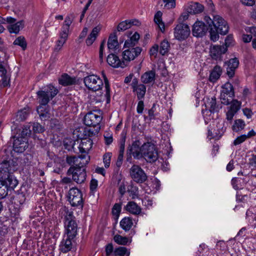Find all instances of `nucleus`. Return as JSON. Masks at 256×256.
I'll return each instance as SVG.
<instances>
[{"mask_svg": "<svg viewBox=\"0 0 256 256\" xmlns=\"http://www.w3.org/2000/svg\"><path fill=\"white\" fill-rule=\"evenodd\" d=\"M142 158H143L147 162H154L158 160V151L156 146L151 142H146L142 144Z\"/></svg>", "mask_w": 256, "mask_h": 256, "instance_id": "obj_4", "label": "nucleus"}, {"mask_svg": "<svg viewBox=\"0 0 256 256\" xmlns=\"http://www.w3.org/2000/svg\"><path fill=\"white\" fill-rule=\"evenodd\" d=\"M64 212L66 213L65 216V219L66 222H70V220H75V217L73 215V212L70 211L68 208H64Z\"/></svg>", "mask_w": 256, "mask_h": 256, "instance_id": "obj_53", "label": "nucleus"}, {"mask_svg": "<svg viewBox=\"0 0 256 256\" xmlns=\"http://www.w3.org/2000/svg\"><path fill=\"white\" fill-rule=\"evenodd\" d=\"M30 114V109L28 108H24L18 110L16 114V120L19 122H22L26 119Z\"/></svg>", "mask_w": 256, "mask_h": 256, "instance_id": "obj_37", "label": "nucleus"}, {"mask_svg": "<svg viewBox=\"0 0 256 256\" xmlns=\"http://www.w3.org/2000/svg\"><path fill=\"white\" fill-rule=\"evenodd\" d=\"M227 48L224 45H214L210 46V54L213 60H220L222 54H225Z\"/></svg>", "mask_w": 256, "mask_h": 256, "instance_id": "obj_18", "label": "nucleus"}, {"mask_svg": "<svg viewBox=\"0 0 256 256\" xmlns=\"http://www.w3.org/2000/svg\"><path fill=\"white\" fill-rule=\"evenodd\" d=\"M140 144L139 140H135L132 142V144L128 146L126 153V162L130 164L132 163V156L136 160H140L142 158V146L140 147Z\"/></svg>", "mask_w": 256, "mask_h": 256, "instance_id": "obj_6", "label": "nucleus"}, {"mask_svg": "<svg viewBox=\"0 0 256 256\" xmlns=\"http://www.w3.org/2000/svg\"><path fill=\"white\" fill-rule=\"evenodd\" d=\"M208 26L202 22L197 21L193 25L192 34L196 37H202L207 32Z\"/></svg>", "mask_w": 256, "mask_h": 256, "instance_id": "obj_17", "label": "nucleus"}, {"mask_svg": "<svg viewBox=\"0 0 256 256\" xmlns=\"http://www.w3.org/2000/svg\"><path fill=\"white\" fill-rule=\"evenodd\" d=\"M234 39L233 36L232 35H228L225 39V46L224 47H228L231 46L233 42Z\"/></svg>", "mask_w": 256, "mask_h": 256, "instance_id": "obj_64", "label": "nucleus"}, {"mask_svg": "<svg viewBox=\"0 0 256 256\" xmlns=\"http://www.w3.org/2000/svg\"><path fill=\"white\" fill-rule=\"evenodd\" d=\"M105 144L106 145L110 144L113 141L112 134L108 132H106L104 135Z\"/></svg>", "mask_w": 256, "mask_h": 256, "instance_id": "obj_59", "label": "nucleus"}, {"mask_svg": "<svg viewBox=\"0 0 256 256\" xmlns=\"http://www.w3.org/2000/svg\"><path fill=\"white\" fill-rule=\"evenodd\" d=\"M133 224L132 218L128 216L124 218L120 222V228L125 232L129 231L132 228Z\"/></svg>", "mask_w": 256, "mask_h": 256, "instance_id": "obj_35", "label": "nucleus"}, {"mask_svg": "<svg viewBox=\"0 0 256 256\" xmlns=\"http://www.w3.org/2000/svg\"><path fill=\"white\" fill-rule=\"evenodd\" d=\"M66 234L69 238H74L77 235L78 224L76 220H70L66 224Z\"/></svg>", "mask_w": 256, "mask_h": 256, "instance_id": "obj_22", "label": "nucleus"}, {"mask_svg": "<svg viewBox=\"0 0 256 256\" xmlns=\"http://www.w3.org/2000/svg\"><path fill=\"white\" fill-rule=\"evenodd\" d=\"M58 82L63 86H68L78 84L76 77H72L67 74H64L58 79Z\"/></svg>", "mask_w": 256, "mask_h": 256, "instance_id": "obj_23", "label": "nucleus"}, {"mask_svg": "<svg viewBox=\"0 0 256 256\" xmlns=\"http://www.w3.org/2000/svg\"><path fill=\"white\" fill-rule=\"evenodd\" d=\"M222 74V68L219 66H216L211 71L209 76V81L211 82H216L220 78Z\"/></svg>", "mask_w": 256, "mask_h": 256, "instance_id": "obj_33", "label": "nucleus"}, {"mask_svg": "<svg viewBox=\"0 0 256 256\" xmlns=\"http://www.w3.org/2000/svg\"><path fill=\"white\" fill-rule=\"evenodd\" d=\"M102 76L104 82V88H105V94L104 95L102 94H100L98 96H96V99L94 100L96 102H100L104 101L105 100H106V104H109L110 101V84L108 82V80L107 78L106 74L104 72H102Z\"/></svg>", "mask_w": 256, "mask_h": 256, "instance_id": "obj_16", "label": "nucleus"}, {"mask_svg": "<svg viewBox=\"0 0 256 256\" xmlns=\"http://www.w3.org/2000/svg\"><path fill=\"white\" fill-rule=\"evenodd\" d=\"M74 238L66 236V238H64L62 239L60 244V250L61 252L66 253L72 249V240Z\"/></svg>", "mask_w": 256, "mask_h": 256, "instance_id": "obj_28", "label": "nucleus"}, {"mask_svg": "<svg viewBox=\"0 0 256 256\" xmlns=\"http://www.w3.org/2000/svg\"><path fill=\"white\" fill-rule=\"evenodd\" d=\"M222 94H228L231 96H234V89L232 85L230 82H226L222 86Z\"/></svg>", "mask_w": 256, "mask_h": 256, "instance_id": "obj_39", "label": "nucleus"}, {"mask_svg": "<svg viewBox=\"0 0 256 256\" xmlns=\"http://www.w3.org/2000/svg\"><path fill=\"white\" fill-rule=\"evenodd\" d=\"M78 144V140H74L70 138H66L64 140V148L76 154H78V152L75 146Z\"/></svg>", "mask_w": 256, "mask_h": 256, "instance_id": "obj_31", "label": "nucleus"}, {"mask_svg": "<svg viewBox=\"0 0 256 256\" xmlns=\"http://www.w3.org/2000/svg\"><path fill=\"white\" fill-rule=\"evenodd\" d=\"M130 86L132 92L136 95L138 99H144L146 93V86L143 84H139L138 80L136 78H133Z\"/></svg>", "mask_w": 256, "mask_h": 256, "instance_id": "obj_13", "label": "nucleus"}, {"mask_svg": "<svg viewBox=\"0 0 256 256\" xmlns=\"http://www.w3.org/2000/svg\"><path fill=\"white\" fill-rule=\"evenodd\" d=\"M190 27L184 24H179L174 30V35L176 39L179 40H186L190 34Z\"/></svg>", "mask_w": 256, "mask_h": 256, "instance_id": "obj_11", "label": "nucleus"}, {"mask_svg": "<svg viewBox=\"0 0 256 256\" xmlns=\"http://www.w3.org/2000/svg\"><path fill=\"white\" fill-rule=\"evenodd\" d=\"M214 22L213 26L218 30L222 35L226 34L228 32L229 27L227 22L218 15L214 16Z\"/></svg>", "mask_w": 256, "mask_h": 256, "instance_id": "obj_14", "label": "nucleus"}, {"mask_svg": "<svg viewBox=\"0 0 256 256\" xmlns=\"http://www.w3.org/2000/svg\"><path fill=\"white\" fill-rule=\"evenodd\" d=\"M170 44L166 40H164L160 43V52L162 56L166 54L170 48Z\"/></svg>", "mask_w": 256, "mask_h": 256, "instance_id": "obj_48", "label": "nucleus"}, {"mask_svg": "<svg viewBox=\"0 0 256 256\" xmlns=\"http://www.w3.org/2000/svg\"><path fill=\"white\" fill-rule=\"evenodd\" d=\"M112 156V152H106L103 156V162L104 167L107 168L110 167L111 158Z\"/></svg>", "mask_w": 256, "mask_h": 256, "instance_id": "obj_52", "label": "nucleus"}, {"mask_svg": "<svg viewBox=\"0 0 256 256\" xmlns=\"http://www.w3.org/2000/svg\"><path fill=\"white\" fill-rule=\"evenodd\" d=\"M158 50V44H154L152 46L149 52L150 54V56H154V58L156 57L157 53Z\"/></svg>", "mask_w": 256, "mask_h": 256, "instance_id": "obj_62", "label": "nucleus"}, {"mask_svg": "<svg viewBox=\"0 0 256 256\" xmlns=\"http://www.w3.org/2000/svg\"><path fill=\"white\" fill-rule=\"evenodd\" d=\"M58 92V90L50 84L40 88L36 92V97L40 104L47 106L48 104Z\"/></svg>", "mask_w": 256, "mask_h": 256, "instance_id": "obj_2", "label": "nucleus"}, {"mask_svg": "<svg viewBox=\"0 0 256 256\" xmlns=\"http://www.w3.org/2000/svg\"><path fill=\"white\" fill-rule=\"evenodd\" d=\"M68 200L72 206L83 207L84 202L82 193L76 188H72L69 190Z\"/></svg>", "mask_w": 256, "mask_h": 256, "instance_id": "obj_8", "label": "nucleus"}, {"mask_svg": "<svg viewBox=\"0 0 256 256\" xmlns=\"http://www.w3.org/2000/svg\"><path fill=\"white\" fill-rule=\"evenodd\" d=\"M102 117L100 112L94 110L88 112L84 117V123L88 126H100Z\"/></svg>", "mask_w": 256, "mask_h": 256, "instance_id": "obj_7", "label": "nucleus"}, {"mask_svg": "<svg viewBox=\"0 0 256 256\" xmlns=\"http://www.w3.org/2000/svg\"><path fill=\"white\" fill-rule=\"evenodd\" d=\"M144 109V102L142 100H140L138 102L136 111L138 114H142Z\"/></svg>", "mask_w": 256, "mask_h": 256, "instance_id": "obj_63", "label": "nucleus"}, {"mask_svg": "<svg viewBox=\"0 0 256 256\" xmlns=\"http://www.w3.org/2000/svg\"><path fill=\"white\" fill-rule=\"evenodd\" d=\"M100 128V126H88L84 128V132L86 136L91 137L98 134Z\"/></svg>", "mask_w": 256, "mask_h": 256, "instance_id": "obj_38", "label": "nucleus"}, {"mask_svg": "<svg viewBox=\"0 0 256 256\" xmlns=\"http://www.w3.org/2000/svg\"><path fill=\"white\" fill-rule=\"evenodd\" d=\"M210 39L213 42L218 40L219 38V32L215 28H211L209 31Z\"/></svg>", "mask_w": 256, "mask_h": 256, "instance_id": "obj_50", "label": "nucleus"}, {"mask_svg": "<svg viewBox=\"0 0 256 256\" xmlns=\"http://www.w3.org/2000/svg\"><path fill=\"white\" fill-rule=\"evenodd\" d=\"M72 22V19L70 16H66L62 27L61 31L60 32L59 39L56 41L54 47V50L60 51L64 44L68 40L70 26Z\"/></svg>", "mask_w": 256, "mask_h": 256, "instance_id": "obj_3", "label": "nucleus"}, {"mask_svg": "<svg viewBox=\"0 0 256 256\" xmlns=\"http://www.w3.org/2000/svg\"><path fill=\"white\" fill-rule=\"evenodd\" d=\"M239 64L238 60L235 58L230 59L228 64L226 74L230 78H232L234 75V72Z\"/></svg>", "mask_w": 256, "mask_h": 256, "instance_id": "obj_27", "label": "nucleus"}, {"mask_svg": "<svg viewBox=\"0 0 256 256\" xmlns=\"http://www.w3.org/2000/svg\"><path fill=\"white\" fill-rule=\"evenodd\" d=\"M126 136H122L120 140V150L118 160L123 161L124 154L125 148Z\"/></svg>", "mask_w": 256, "mask_h": 256, "instance_id": "obj_43", "label": "nucleus"}, {"mask_svg": "<svg viewBox=\"0 0 256 256\" xmlns=\"http://www.w3.org/2000/svg\"><path fill=\"white\" fill-rule=\"evenodd\" d=\"M16 170V166L10 158L4 160L0 164V182L7 190H14L18 182L12 174Z\"/></svg>", "mask_w": 256, "mask_h": 256, "instance_id": "obj_1", "label": "nucleus"}, {"mask_svg": "<svg viewBox=\"0 0 256 256\" xmlns=\"http://www.w3.org/2000/svg\"><path fill=\"white\" fill-rule=\"evenodd\" d=\"M76 156H68L66 158V162L69 165L72 166H76Z\"/></svg>", "mask_w": 256, "mask_h": 256, "instance_id": "obj_60", "label": "nucleus"}, {"mask_svg": "<svg viewBox=\"0 0 256 256\" xmlns=\"http://www.w3.org/2000/svg\"><path fill=\"white\" fill-rule=\"evenodd\" d=\"M230 104V106L229 108V110L236 113L240 108L241 102L238 101L237 100H232Z\"/></svg>", "mask_w": 256, "mask_h": 256, "instance_id": "obj_46", "label": "nucleus"}, {"mask_svg": "<svg viewBox=\"0 0 256 256\" xmlns=\"http://www.w3.org/2000/svg\"><path fill=\"white\" fill-rule=\"evenodd\" d=\"M105 252L106 256H110L112 254L114 255V247L112 243L108 244L105 246Z\"/></svg>", "mask_w": 256, "mask_h": 256, "instance_id": "obj_58", "label": "nucleus"}, {"mask_svg": "<svg viewBox=\"0 0 256 256\" xmlns=\"http://www.w3.org/2000/svg\"><path fill=\"white\" fill-rule=\"evenodd\" d=\"M37 112L42 120H46L50 118V114L48 106L40 104L37 108Z\"/></svg>", "mask_w": 256, "mask_h": 256, "instance_id": "obj_32", "label": "nucleus"}, {"mask_svg": "<svg viewBox=\"0 0 256 256\" xmlns=\"http://www.w3.org/2000/svg\"><path fill=\"white\" fill-rule=\"evenodd\" d=\"M100 28L98 26H96L92 29L86 40V42L87 46H91L94 43L100 32Z\"/></svg>", "mask_w": 256, "mask_h": 256, "instance_id": "obj_36", "label": "nucleus"}, {"mask_svg": "<svg viewBox=\"0 0 256 256\" xmlns=\"http://www.w3.org/2000/svg\"><path fill=\"white\" fill-rule=\"evenodd\" d=\"M32 130L34 132L41 133L44 131V128L38 122H34L32 124Z\"/></svg>", "mask_w": 256, "mask_h": 256, "instance_id": "obj_54", "label": "nucleus"}, {"mask_svg": "<svg viewBox=\"0 0 256 256\" xmlns=\"http://www.w3.org/2000/svg\"><path fill=\"white\" fill-rule=\"evenodd\" d=\"M92 140L90 138H83L80 142L78 140V144H77L78 153L88 154V151L92 148Z\"/></svg>", "mask_w": 256, "mask_h": 256, "instance_id": "obj_19", "label": "nucleus"}, {"mask_svg": "<svg viewBox=\"0 0 256 256\" xmlns=\"http://www.w3.org/2000/svg\"><path fill=\"white\" fill-rule=\"evenodd\" d=\"M156 72L154 70H149L143 74L140 77L143 84H153L155 81Z\"/></svg>", "mask_w": 256, "mask_h": 256, "instance_id": "obj_30", "label": "nucleus"}, {"mask_svg": "<svg viewBox=\"0 0 256 256\" xmlns=\"http://www.w3.org/2000/svg\"><path fill=\"white\" fill-rule=\"evenodd\" d=\"M106 61L110 66L114 68L126 67L123 59L122 60H120L118 56L112 52L108 55Z\"/></svg>", "mask_w": 256, "mask_h": 256, "instance_id": "obj_20", "label": "nucleus"}, {"mask_svg": "<svg viewBox=\"0 0 256 256\" xmlns=\"http://www.w3.org/2000/svg\"><path fill=\"white\" fill-rule=\"evenodd\" d=\"M13 150L18 153L24 152L28 146L26 138L18 136L14 137Z\"/></svg>", "mask_w": 256, "mask_h": 256, "instance_id": "obj_15", "label": "nucleus"}, {"mask_svg": "<svg viewBox=\"0 0 256 256\" xmlns=\"http://www.w3.org/2000/svg\"><path fill=\"white\" fill-rule=\"evenodd\" d=\"M164 7L168 9L174 8L176 6V0H162Z\"/></svg>", "mask_w": 256, "mask_h": 256, "instance_id": "obj_55", "label": "nucleus"}, {"mask_svg": "<svg viewBox=\"0 0 256 256\" xmlns=\"http://www.w3.org/2000/svg\"><path fill=\"white\" fill-rule=\"evenodd\" d=\"M124 210L134 215H138L142 212L141 208L134 202L130 201L128 202L124 206Z\"/></svg>", "mask_w": 256, "mask_h": 256, "instance_id": "obj_29", "label": "nucleus"}, {"mask_svg": "<svg viewBox=\"0 0 256 256\" xmlns=\"http://www.w3.org/2000/svg\"><path fill=\"white\" fill-rule=\"evenodd\" d=\"M114 241L118 244L126 245L128 242V239L126 236H122L120 234H116L114 237Z\"/></svg>", "mask_w": 256, "mask_h": 256, "instance_id": "obj_47", "label": "nucleus"}, {"mask_svg": "<svg viewBox=\"0 0 256 256\" xmlns=\"http://www.w3.org/2000/svg\"><path fill=\"white\" fill-rule=\"evenodd\" d=\"M122 210V204L119 203L115 204L112 210V213L116 219H118L120 216Z\"/></svg>", "mask_w": 256, "mask_h": 256, "instance_id": "obj_49", "label": "nucleus"}, {"mask_svg": "<svg viewBox=\"0 0 256 256\" xmlns=\"http://www.w3.org/2000/svg\"><path fill=\"white\" fill-rule=\"evenodd\" d=\"M108 47L111 52H116V50L118 49L119 44L116 31L110 35L108 41Z\"/></svg>", "mask_w": 256, "mask_h": 256, "instance_id": "obj_21", "label": "nucleus"}, {"mask_svg": "<svg viewBox=\"0 0 256 256\" xmlns=\"http://www.w3.org/2000/svg\"><path fill=\"white\" fill-rule=\"evenodd\" d=\"M85 86L90 90L96 92L102 89L104 84L102 80L96 74H89L84 78Z\"/></svg>", "mask_w": 256, "mask_h": 256, "instance_id": "obj_5", "label": "nucleus"}, {"mask_svg": "<svg viewBox=\"0 0 256 256\" xmlns=\"http://www.w3.org/2000/svg\"><path fill=\"white\" fill-rule=\"evenodd\" d=\"M67 174L72 175V180L78 184L84 182L86 177V169L74 168V167H70L68 168Z\"/></svg>", "mask_w": 256, "mask_h": 256, "instance_id": "obj_10", "label": "nucleus"}, {"mask_svg": "<svg viewBox=\"0 0 256 256\" xmlns=\"http://www.w3.org/2000/svg\"><path fill=\"white\" fill-rule=\"evenodd\" d=\"M246 134H242L240 136H238L234 141L233 144L234 146H237L244 142L246 140Z\"/></svg>", "mask_w": 256, "mask_h": 256, "instance_id": "obj_57", "label": "nucleus"}, {"mask_svg": "<svg viewBox=\"0 0 256 256\" xmlns=\"http://www.w3.org/2000/svg\"><path fill=\"white\" fill-rule=\"evenodd\" d=\"M140 34L137 32H136L132 36L130 37V40H128L125 42L124 46L128 48L133 47L138 42Z\"/></svg>", "mask_w": 256, "mask_h": 256, "instance_id": "obj_41", "label": "nucleus"}, {"mask_svg": "<svg viewBox=\"0 0 256 256\" xmlns=\"http://www.w3.org/2000/svg\"><path fill=\"white\" fill-rule=\"evenodd\" d=\"M90 160V158L88 154H81L80 156H76V166H72L70 167L86 169L85 166L88 164Z\"/></svg>", "mask_w": 256, "mask_h": 256, "instance_id": "obj_26", "label": "nucleus"}, {"mask_svg": "<svg viewBox=\"0 0 256 256\" xmlns=\"http://www.w3.org/2000/svg\"><path fill=\"white\" fill-rule=\"evenodd\" d=\"M14 45L20 46L23 50H25L27 47V43L25 38L22 36L18 37L14 42Z\"/></svg>", "mask_w": 256, "mask_h": 256, "instance_id": "obj_45", "label": "nucleus"}, {"mask_svg": "<svg viewBox=\"0 0 256 256\" xmlns=\"http://www.w3.org/2000/svg\"><path fill=\"white\" fill-rule=\"evenodd\" d=\"M204 10L202 4L196 2H190L188 4L186 10L190 14H198L201 13Z\"/></svg>", "mask_w": 256, "mask_h": 256, "instance_id": "obj_25", "label": "nucleus"}, {"mask_svg": "<svg viewBox=\"0 0 256 256\" xmlns=\"http://www.w3.org/2000/svg\"><path fill=\"white\" fill-rule=\"evenodd\" d=\"M140 24V22L136 20H126L118 24L117 31L124 32L130 28L132 26H139Z\"/></svg>", "mask_w": 256, "mask_h": 256, "instance_id": "obj_24", "label": "nucleus"}, {"mask_svg": "<svg viewBox=\"0 0 256 256\" xmlns=\"http://www.w3.org/2000/svg\"><path fill=\"white\" fill-rule=\"evenodd\" d=\"M24 26V20H20L12 24H10L7 26L10 33H14L17 34L19 32L21 29H22Z\"/></svg>", "mask_w": 256, "mask_h": 256, "instance_id": "obj_34", "label": "nucleus"}, {"mask_svg": "<svg viewBox=\"0 0 256 256\" xmlns=\"http://www.w3.org/2000/svg\"><path fill=\"white\" fill-rule=\"evenodd\" d=\"M208 105L210 112H218L220 108L216 104V100L215 96L212 98L210 101L208 102Z\"/></svg>", "mask_w": 256, "mask_h": 256, "instance_id": "obj_42", "label": "nucleus"}, {"mask_svg": "<svg viewBox=\"0 0 256 256\" xmlns=\"http://www.w3.org/2000/svg\"><path fill=\"white\" fill-rule=\"evenodd\" d=\"M105 44H106V40H104L102 42L100 45V47L99 58H100V60L101 62H102V60H103V52H104V47L105 46Z\"/></svg>", "mask_w": 256, "mask_h": 256, "instance_id": "obj_61", "label": "nucleus"}, {"mask_svg": "<svg viewBox=\"0 0 256 256\" xmlns=\"http://www.w3.org/2000/svg\"><path fill=\"white\" fill-rule=\"evenodd\" d=\"M246 124L244 120L242 119L236 120L232 126V129L236 132H238L244 128Z\"/></svg>", "mask_w": 256, "mask_h": 256, "instance_id": "obj_40", "label": "nucleus"}, {"mask_svg": "<svg viewBox=\"0 0 256 256\" xmlns=\"http://www.w3.org/2000/svg\"><path fill=\"white\" fill-rule=\"evenodd\" d=\"M234 96H231V95L228 94H220V100L222 103L224 105H228L230 104V102L232 100Z\"/></svg>", "mask_w": 256, "mask_h": 256, "instance_id": "obj_51", "label": "nucleus"}, {"mask_svg": "<svg viewBox=\"0 0 256 256\" xmlns=\"http://www.w3.org/2000/svg\"><path fill=\"white\" fill-rule=\"evenodd\" d=\"M31 134V130H30V126H24L20 133V136L26 138L27 136H30Z\"/></svg>", "mask_w": 256, "mask_h": 256, "instance_id": "obj_56", "label": "nucleus"}, {"mask_svg": "<svg viewBox=\"0 0 256 256\" xmlns=\"http://www.w3.org/2000/svg\"><path fill=\"white\" fill-rule=\"evenodd\" d=\"M129 256L130 252H128L126 247L120 246L114 250V256Z\"/></svg>", "mask_w": 256, "mask_h": 256, "instance_id": "obj_44", "label": "nucleus"}, {"mask_svg": "<svg viewBox=\"0 0 256 256\" xmlns=\"http://www.w3.org/2000/svg\"><path fill=\"white\" fill-rule=\"evenodd\" d=\"M142 51V48L138 46L132 48L130 47L128 49L124 50L122 52V59L126 66H127L130 62L138 57Z\"/></svg>", "mask_w": 256, "mask_h": 256, "instance_id": "obj_12", "label": "nucleus"}, {"mask_svg": "<svg viewBox=\"0 0 256 256\" xmlns=\"http://www.w3.org/2000/svg\"><path fill=\"white\" fill-rule=\"evenodd\" d=\"M130 175L132 180L136 183L142 184L148 179L144 170L138 165L134 164L130 169Z\"/></svg>", "mask_w": 256, "mask_h": 256, "instance_id": "obj_9", "label": "nucleus"}]
</instances>
